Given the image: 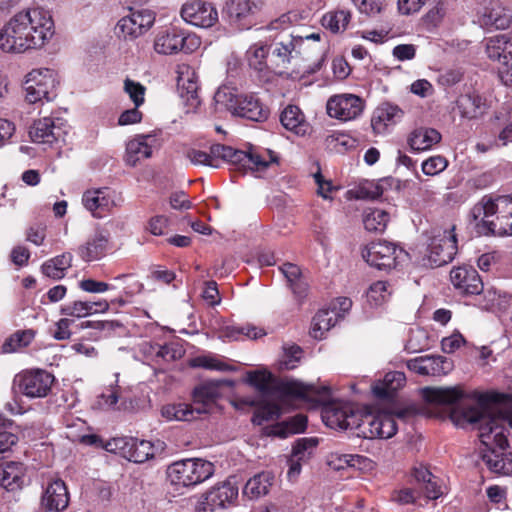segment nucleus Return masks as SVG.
Listing matches in <instances>:
<instances>
[{
    "mask_svg": "<svg viewBox=\"0 0 512 512\" xmlns=\"http://www.w3.org/2000/svg\"><path fill=\"white\" fill-rule=\"evenodd\" d=\"M56 74L48 68L34 69L26 75L25 91L29 103L51 101L56 97Z\"/></svg>",
    "mask_w": 512,
    "mask_h": 512,
    "instance_id": "obj_10",
    "label": "nucleus"
},
{
    "mask_svg": "<svg viewBox=\"0 0 512 512\" xmlns=\"http://www.w3.org/2000/svg\"><path fill=\"white\" fill-rule=\"evenodd\" d=\"M486 53L490 59L501 64L500 79L506 86L512 87V39L507 35L490 38L486 44Z\"/></svg>",
    "mask_w": 512,
    "mask_h": 512,
    "instance_id": "obj_14",
    "label": "nucleus"
},
{
    "mask_svg": "<svg viewBox=\"0 0 512 512\" xmlns=\"http://www.w3.org/2000/svg\"><path fill=\"white\" fill-rule=\"evenodd\" d=\"M60 312L66 316L81 318L91 315V306L88 305V302L74 301L63 306Z\"/></svg>",
    "mask_w": 512,
    "mask_h": 512,
    "instance_id": "obj_57",
    "label": "nucleus"
},
{
    "mask_svg": "<svg viewBox=\"0 0 512 512\" xmlns=\"http://www.w3.org/2000/svg\"><path fill=\"white\" fill-rule=\"evenodd\" d=\"M454 226L445 230H434L428 245L427 265L440 267L450 263L457 253V238Z\"/></svg>",
    "mask_w": 512,
    "mask_h": 512,
    "instance_id": "obj_11",
    "label": "nucleus"
},
{
    "mask_svg": "<svg viewBox=\"0 0 512 512\" xmlns=\"http://www.w3.org/2000/svg\"><path fill=\"white\" fill-rule=\"evenodd\" d=\"M185 156L194 165L218 168L219 160H223L234 165L237 169L249 167L258 171L264 170L271 163L277 162V156L271 150L258 153L250 149L246 152L223 144L212 145L209 153L195 148H189L185 151Z\"/></svg>",
    "mask_w": 512,
    "mask_h": 512,
    "instance_id": "obj_3",
    "label": "nucleus"
},
{
    "mask_svg": "<svg viewBox=\"0 0 512 512\" xmlns=\"http://www.w3.org/2000/svg\"><path fill=\"white\" fill-rule=\"evenodd\" d=\"M177 88L180 96L191 106L199 104V76L194 67L182 63L177 66Z\"/></svg>",
    "mask_w": 512,
    "mask_h": 512,
    "instance_id": "obj_22",
    "label": "nucleus"
},
{
    "mask_svg": "<svg viewBox=\"0 0 512 512\" xmlns=\"http://www.w3.org/2000/svg\"><path fill=\"white\" fill-rule=\"evenodd\" d=\"M325 425L335 430L359 429L362 426V413L351 403L332 401L321 409Z\"/></svg>",
    "mask_w": 512,
    "mask_h": 512,
    "instance_id": "obj_8",
    "label": "nucleus"
},
{
    "mask_svg": "<svg viewBox=\"0 0 512 512\" xmlns=\"http://www.w3.org/2000/svg\"><path fill=\"white\" fill-rule=\"evenodd\" d=\"M82 202L85 208L98 218H101L103 213L109 211L114 205L107 188L86 191Z\"/></svg>",
    "mask_w": 512,
    "mask_h": 512,
    "instance_id": "obj_29",
    "label": "nucleus"
},
{
    "mask_svg": "<svg viewBox=\"0 0 512 512\" xmlns=\"http://www.w3.org/2000/svg\"><path fill=\"white\" fill-rule=\"evenodd\" d=\"M124 91L136 107L144 103L146 88L140 82L126 78L124 81Z\"/></svg>",
    "mask_w": 512,
    "mask_h": 512,
    "instance_id": "obj_54",
    "label": "nucleus"
},
{
    "mask_svg": "<svg viewBox=\"0 0 512 512\" xmlns=\"http://www.w3.org/2000/svg\"><path fill=\"white\" fill-rule=\"evenodd\" d=\"M342 318L337 311L321 309L314 316L310 334L315 339H322L325 332L329 331Z\"/></svg>",
    "mask_w": 512,
    "mask_h": 512,
    "instance_id": "obj_35",
    "label": "nucleus"
},
{
    "mask_svg": "<svg viewBox=\"0 0 512 512\" xmlns=\"http://www.w3.org/2000/svg\"><path fill=\"white\" fill-rule=\"evenodd\" d=\"M303 45L304 40L302 37H292L286 42L276 43L270 57V69L278 74L285 73L291 60L300 53Z\"/></svg>",
    "mask_w": 512,
    "mask_h": 512,
    "instance_id": "obj_21",
    "label": "nucleus"
},
{
    "mask_svg": "<svg viewBox=\"0 0 512 512\" xmlns=\"http://www.w3.org/2000/svg\"><path fill=\"white\" fill-rule=\"evenodd\" d=\"M406 383V376L400 371H391L385 374L382 380L372 386L374 395L381 399L393 397Z\"/></svg>",
    "mask_w": 512,
    "mask_h": 512,
    "instance_id": "obj_31",
    "label": "nucleus"
},
{
    "mask_svg": "<svg viewBox=\"0 0 512 512\" xmlns=\"http://www.w3.org/2000/svg\"><path fill=\"white\" fill-rule=\"evenodd\" d=\"M246 381L263 395L269 394L274 388L273 376L267 371H250L247 373Z\"/></svg>",
    "mask_w": 512,
    "mask_h": 512,
    "instance_id": "obj_48",
    "label": "nucleus"
},
{
    "mask_svg": "<svg viewBox=\"0 0 512 512\" xmlns=\"http://www.w3.org/2000/svg\"><path fill=\"white\" fill-rule=\"evenodd\" d=\"M477 21L481 27L491 29H507L512 17L501 6L484 7L478 12Z\"/></svg>",
    "mask_w": 512,
    "mask_h": 512,
    "instance_id": "obj_30",
    "label": "nucleus"
},
{
    "mask_svg": "<svg viewBox=\"0 0 512 512\" xmlns=\"http://www.w3.org/2000/svg\"><path fill=\"white\" fill-rule=\"evenodd\" d=\"M448 166V160L440 155L432 156L422 163L424 174L434 176L444 171Z\"/></svg>",
    "mask_w": 512,
    "mask_h": 512,
    "instance_id": "obj_56",
    "label": "nucleus"
},
{
    "mask_svg": "<svg viewBox=\"0 0 512 512\" xmlns=\"http://www.w3.org/2000/svg\"><path fill=\"white\" fill-rule=\"evenodd\" d=\"M156 14L148 8H130L129 14L122 17L117 28L124 39L134 40L147 33L154 25Z\"/></svg>",
    "mask_w": 512,
    "mask_h": 512,
    "instance_id": "obj_13",
    "label": "nucleus"
},
{
    "mask_svg": "<svg viewBox=\"0 0 512 512\" xmlns=\"http://www.w3.org/2000/svg\"><path fill=\"white\" fill-rule=\"evenodd\" d=\"M219 396L218 384L207 382L194 389L192 405L186 403L168 404L162 407L161 414L167 420L192 421L201 414L209 413Z\"/></svg>",
    "mask_w": 512,
    "mask_h": 512,
    "instance_id": "obj_6",
    "label": "nucleus"
},
{
    "mask_svg": "<svg viewBox=\"0 0 512 512\" xmlns=\"http://www.w3.org/2000/svg\"><path fill=\"white\" fill-rule=\"evenodd\" d=\"M240 401L250 406H257L252 418L253 423L256 425H262L266 421L276 420L281 414V409L276 403L261 402L257 405L254 400L248 398L241 399Z\"/></svg>",
    "mask_w": 512,
    "mask_h": 512,
    "instance_id": "obj_40",
    "label": "nucleus"
},
{
    "mask_svg": "<svg viewBox=\"0 0 512 512\" xmlns=\"http://www.w3.org/2000/svg\"><path fill=\"white\" fill-rule=\"evenodd\" d=\"M181 17L185 22L200 28H210L218 22L217 9L204 0L186 2L181 8Z\"/></svg>",
    "mask_w": 512,
    "mask_h": 512,
    "instance_id": "obj_17",
    "label": "nucleus"
},
{
    "mask_svg": "<svg viewBox=\"0 0 512 512\" xmlns=\"http://www.w3.org/2000/svg\"><path fill=\"white\" fill-rule=\"evenodd\" d=\"M159 146L160 141L154 133L135 136L126 144V164L136 166L139 161L151 157L153 149Z\"/></svg>",
    "mask_w": 512,
    "mask_h": 512,
    "instance_id": "obj_20",
    "label": "nucleus"
},
{
    "mask_svg": "<svg viewBox=\"0 0 512 512\" xmlns=\"http://www.w3.org/2000/svg\"><path fill=\"white\" fill-rule=\"evenodd\" d=\"M487 100L476 92L460 95L456 100V111L461 118L467 120L479 119L487 113Z\"/></svg>",
    "mask_w": 512,
    "mask_h": 512,
    "instance_id": "obj_26",
    "label": "nucleus"
},
{
    "mask_svg": "<svg viewBox=\"0 0 512 512\" xmlns=\"http://www.w3.org/2000/svg\"><path fill=\"white\" fill-rule=\"evenodd\" d=\"M302 349L298 345H291L284 348V353L280 362L282 368L292 370L297 367L302 358Z\"/></svg>",
    "mask_w": 512,
    "mask_h": 512,
    "instance_id": "obj_55",
    "label": "nucleus"
},
{
    "mask_svg": "<svg viewBox=\"0 0 512 512\" xmlns=\"http://www.w3.org/2000/svg\"><path fill=\"white\" fill-rule=\"evenodd\" d=\"M361 423L362 426L359 427V430L365 438L388 439L397 432V424L394 416L391 414H362Z\"/></svg>",
    "mask_w": 512,
    "mask_h": 512,
    "instance_id": "obj_18",
    "label": "nucleus"
},
{
    "mask_svg": "<svg viewBox=\"0 0 512 512\" xmlns=\"http://www.w3.org/2000/svg\"><path fill=\"white\" fill-rule=\"evenodd\" d=\"M392 294L391 286L385 281H376L370 285L367 291V301L374 306L385 303Z\"/></svg>",
    "mask_w": 512,
    "mask_h": 512,
    "instance_id": "obj_47",
    "label": "nucleus"
},
{
    "mask_svg": "<svg viewBox=\"0 0 512 512\" xmlns=\"http://www.w3.org/2000/svg\"><path fill=\"white\" fill-rule=\"evenodd\" d=\"M72 259L73 256L69 252L51 258L42 264V273L52 279H62L66 271L71 267Z\"/></svg>",
    "mask_w": 512,
    "mask_h": 512,
    "instance_id": "obj_39",
    "label": "nucleus"
},
{
    "mask_svg": "<svg viewBox=\"0 0 512 512\" xmlns=\"http://www.w3.org/2000/svg\"><path fill=\"white\" fill-rule=\"evenodd\" d=\"M450 280L461 294L478 295L483 291V281L472 267L460 266L452 269Z\"/></svg>",
    "mask_w": 512,
    "mask_h": 512,
    "instance_id": "obj_23",
    "label": "nucleus"
},
{
    "mask_svg": "<svg viewBox=\"0 0 512 512\" xmlns=\"http://www.w3.org/2000/svg\"><path fill=\"white\" fill-rule=\"evenodd\" d=\"M360 13L368 16L377 15L385 7V0H352Z\"/></svg>",
    "mask_w": 512,
    "mask_h": 512,
    "instance_id": "obj_58",
    "label": "nucleus"
},
{
    "mask_svg": "<svg viewBox=\"0 0 512 512\" xmlns=\"http://www.w3.org/2000/svg\"><path fill=\"white\" fill-rule=\"evenodd\" d=\"M269 47L263 43H255L246 51V60L251 69L263 73L270 69L267 62Z\"/></svg>",
    "mask_w": 512,
    "mask_h": 512,
    "instance_id": "obj_41",
    "label": "nucleus"
},
{
    "mask_svg": "<svg viewBox=\"0 0 512 512\" xmlns=\"http://www.w3.org/2000/svg\"><path fill=\"white\" fill-rule=\"evenodd\" d=\"M389 214L382 209H372L364 219V227L370 232H383L389 222Z\"/></svg>",
    "mask_w": 512,
    "mask_h": 512,
    "instance_id": "obj_46",
    "label": "nucleus"
},
{
    "mask_svg": "<svg viewBox=\"0 0 512 512\" xmlns=\"http://www.w3.org/2000/svg\"><path fill=\"white\" fill-rule=\"evenodd\" d=\"M154 457V447L150 441L128 437L125 458L135 463H143Z\"/></svg>",
    "mask_w": 512,
    "mask_h": 512,
    "instance_id": "obj_37",
    "label": "nucleus"
},
{
    "mask_svg": "<svg viewBox=\"0 0 512 512\" xmlns=\"http://www.w3.org/2000/svg\"><path fill=\"white\" fill-rule=\"evenodd\" d=\"M450 418L457 426L476 425L480 441L486 447L481 455L485 465L493 473L512 475V451L498 453L495 450L508 445L507 425L512 428V413L506 416L496 408L461 404L452 407Z\"/></svg>",
    "mask_w": 512,
    "mask_h": 512,
    "instance_id": "obj_1",
    "label": "nucleus"
},
{
    "mask_svg": "<svg viewBox=\"0 0 512 512\" xmlns=\"http://www.w3.org/2000/svg\"><path fill=\"white\" fill-rule=\"evenodd\" d=\"M428 346L427 335L421 330L412 331L406 343V349L410 352H419Z\"/></svg>",
    "mask_w": 512,
    "mask_h": 512,
    "instance_id": "obj_60",
    "label": "nucleus"
},
{
    "mask_svg": "<svg viewBox=\"0 0 512 512\" xmlns=\"http://www.w3.org/2000/svg\"><path fill=\"white\" fill-rule=\"evenodd\" d=\"M109 246V232L96 229L87 241L78 247L77 253L83 261L93 262L102 259L107 254Z\"/></svg>",
    "mask_w": 512,
    "mask_h": 512,
    "instance_id": "obj_24",
    "label": "nucleus"
},
{
    "mask_svg": "<svg viewBox=\"0 0 512 512\" xmlns=\"http://www.w3.org/2000/svg\"><path fill=\"white\" fill-rule=\"evenodd\" d=\"M441 140V134L432 128H419L414 130L408 139V143L414 151L430 149Z\"/></svg>",
    "mask_w": 512,
    "mask_h": 512,
    "instance_id": "obj_38",
    "label": "nucleus"
},
{
    "mask_svg": "<svg viewBox=\"0 0 512 512\" xmlns=\"http://www.w3.org/2000/svg\"><path fill=\"white\" fill-rule=\"evenodd\" d=\"M193 367H201L209 370L227 371L230 366L211 356H199L192 360Z\"/></svg>",
    "mask_w": 512,
    "mask_h": 512,
    "instance_id": "obj_59",
    "label": "nucleus"
},
{
    "mask_svg": "<svg viewBox=\"0 0 512 512\" xmlns=\"http://www.w3.org/2000/svg\"><path fill=\"white\" fill-rule=\"evenodd\" d=\"M274 481L270 472H261L251 477L243 488V495L249 499H258L268 494Z\"/></svg>",
    "mask_w": 512,
    "mask_h": 512,
    "instance_id": "obj_34",
    "label": "nucleus"
},
{
    "mask_svg": "<svg viewBox=\"0 0 512 512\" xmlns=\"http://www.w3.org/2000/svg\"><path fill=\"white\" fill-rule=\"evenodd\" d=\"M25 478V468L19 462L0 464V485L7 491H15L22 487Z\"/></svg>",
    "mask_w": 512,
    "mask_h": 512,
    "instance_id": "obj_32",
    "label": "nucleus"
},
{
    "mask_svg": "<svg viewBox=\"0 0 512 512\" xmlns=\"http://www.w3.org/2000/svg\"><path fill=\"white\" fill-rule=\"evenodd\" d=\"M403 117V111L396 105L385 103L379 106L371 118V126L376 134H384L390 125H395Z\"/></svg>",
    "mask_w": 512,
    "mask_h": 512,
    "instance_id": "obj_27",
    "label": "nucleus"
},
{
    "mask_svg": "<svg viewBox=\"0 0 512 512\" xmlns=\"http://www.w3.org/2000/svg\"><path fill=\"white\" fill-rule=\"evenodd\" d=\"M476 233L479 235H512V199L484 196L470 211Z\"/></svg>",
    "mask_w": 512,
    "mask_h": 512,
    "instance_id": "obj_4",
    "label": "nucleus"
},
{
    "mask_svg": "<svg viewBox=\"0 0 512 512\" xmlns=\"http://www.w3.org/2000/svg\"><path fill=\"white\" fill-rule=\"evenodd\" d=\"M427 375L440 376L447 374L452 369V362L447 358L437 356H425Z\"/></svg>",
    "mask_w": 512,
    "mask_h": 512,
    "instance_id": "obj_50",
    "label": "nucleus"
},
{
    "mask_svg": "<svg viewBox=\"0 0 512 512\" xmlns=\"http://www.w3.org/2000/svg\"><path fill=\"white\" fill-rule=\"evenodd\" d=\"M73 323V320L68 318H61L54 325V328L50 330L51 335L56 340H66L71 336L70 326Z\"/></svg>",
    "mask_w": 512,
    "mask_h": 512,
    "instance_id": "obj_64",
    "label": "nucleus"
},
{
    "mask_svg": "<svg viewBox=\"0 0 512 512\" xmlns=\"http://www.w3.org/2000/svg\"><path fill=\"white\" fill-rule=\"evenodd\" d=\"M363 259L380 270L396 268L407 257V253L393 243L385 240L371 242L362 250Z\"/></svg>",
    "mask_w": 512,
    "mask_h": 512,
    "instance_id": "obj_9",
    "label": "nucleus"
},
{
    "mask_svg": "<svg viewBox=\"0 0 512 512\" xmlns=\"http://www.w3.org/2000/svg\"><path fill=\"white\" fill-rule=\"evenodd\" d=\"M465 343L466 341L460 333H453L449 337L442 339L441 348L444 353L451 354L458 350Z\"/></svg>",
    "mask_w": 512,
    "mask_h": 512,
    "instance_id": "obj_63",
    "label": "nucleus"
},
{
    "mask_svg": "<svg viewBox=\"0 0 512 512\" xmlns=\"http://www.w3.org/2000/svg\"><path fill=\"white\" fill-rule=\"evenodd\" d=\"M351 20V12L347 9H339L327 12L321 20L322 26L332 33H340L346 30Z\"/></svg>",
    "mask_w": 512,
    "mask_h": 512,
    "instance_id": "obj_42",
    "label": "nucleus"
},
{
    "mask_svg": "<svg viewBox=\"0 0 512 512\" xmlns=\"http://www.w3.org/2000/svg\"><path fill=\"white\" fill-rule=\"evenodd\" d=\"M155 352V355L166 362H172L177 359L182 358L184 355V350L181 345L178 343H168L164 345L156 344L151 347Z\"/></svg>",
    "mask_w": 512,
    "mask_h": 512,
    "instance_id": "obj_52",
    "label": "nucleus"
},
{
    "mask_svg": "<svg viewBox=\"0 0 512 512\" xmlns=\"http://www.w3.org/2000/svg\"><path fill=\"white\" fill-rule=\"evenodd\" d=\"M419 496V489L404 487L393 492L392 500L398 504L406 505L414 503Z\"/></svg>",
    "mask_w": 512,
    "mask_h": 512,
    "instance_id": "obj_62",
    "label": "nucleus"
},
{
    "mask_svg": "<svg viewBox=\"0 0 512 512\" xmlns=\"http://www.w3.org/2000/svg\"><path fill=\"white\" fill-rule=\"evenodd\" d=\"M213 473V464L202 459L179 460L167 468L168 480L175 487H193L210 478Z\"/></svg>",
    "mask_w": 512,
    "mask_h": 512,
    "instance_id": "obj_7",
    "label": "nucleus"
},
{
    "mask_svg": "<svg viewBox=\"0 0 512 512\" xmlns=\"http://www.w3.org/2000/svg\"><path fill=\"white\" fill-rule=\"evenodd\" d=\"M307 426V417L298 414L292 418H290L288 421L283 422L275 431L274 434L285 438L290 434H297L300 432H303Z\"/></svg>",
    "mask_w": 512,
    "mask_h": 512,
    "instance_id": "obj_49",
    "label": "nucleus"
},
{
    "mask_svg": "<svg viewBox=\"0 0 512 512\" xmlns=\"http://www.w3.org/2000/svg\"><path fill=\"white\" fill-rule=\"evenodd\" d=\"M256 9L257 6L250 0H232L227 5V13L230 19L235 22L247 19Z\"/></svg>",
    "mask_w": 512,
    "mask_h": 512,
    "instance_id": "obj_45",
    "label": "nucleus"
},
{
    "mask_svg": "<svg viewBox=\"0 0 512 512\" xmlns=\"http://www.w3.org/2000/svg\"><path fill=\"white\" fill-rule=\"evenodd\" d=\"M238 496V488L230 481L213 487L204 495V504L210 509L224 508L232 503Z\"/></svg>",
    "mask_w": 512,
    "mask_h": 512,
    "instance_id": "obj_28",
    "label": "nucleus"
},
{
    "mask_svg": "<svg viewBox=\"0 0 512 512\" xmlns=\"http://www.w3.org/2000/svg\"><path fill=\"white\" fill-rule=\"evenodd\" d=\"M481 293H483L481 306L486 310L502 311L505 310L509 304V298L493 287L483 288Z\"/></svg>",
    "mask_w": 512,
    "mask_h": 512,
    "instance_id": "obj_44",
    "label": "nucleus"
},
{
    "mask_svg": "<svg viewBox=\"0 0 512 512\" xmlns=\"http://www.w3.org/2000/svg\"><path fill=\"white\" fill-rule=\"evenodd\" d=\"M227 335L234 339H238L240 336H245L249 339H257L265 335V332L263 329L252 324H244L227 327Z\"/></svg>",
    "mask_w": 512,
    "mask_h": 512,
    "instance_id": "obj_53",
    "label": "nucleus"
},
{
    "mask_svg": "<svg viewBox=\"0 0 512 512\" xmlns=\"http://www.w3.org/2000/svg\"><path fill=\"white\" fill-rule=\"evenodd\" d=\"M463 397V393L459 388H426L424 390V398L426 401L437 405H454Z\"/></svg>",
    "mask_w": 512,
    "mask_h": 512,
    "instance_id": "obj_36",
    "label": "nucleus"
},
{
    "mask_svg": "<svg viewBox=\"0 0 512 512\" xmlns=\"http://www.w3.org/2000/svg\"><path fill=\"white\" fill-rule=\"evenodd\" d=\"M54 34L48 12L29 8L13 15L0 30V48L4 52L23 53L45 45Z\"/></svg>",
    "mask_w": 512,
    "mask_h": 512,
    "instance_id": "obj_2",
    "label": "nucleus"
},
{
    "mask_svg": "<svg viewBox=\"0 0 512 512\" xmlns=\"http://www.w3.org/2000/svg\"><path fill=\"white\" fill-rule=\"evenodd\" d=\"M326 109L331 118L346 122L362 114L364 101L354 94L334 95L328 99Z\"/></svg>",
    "mask_w": 512,
    "mask_h": 512,
    "instance_id": "obj_16",
    "label": "nucleus"
},
{
    "mask_svg": "<svg viewBox=\"0 0 512 512\" xmlns=\"http://www.w3.org/2000/svg\"><path fill=\"white\" fill-rule=\"evenodd\" d=\"M215 111H229L233 115L255 122L268 118L269 110L264 107L254 94H237L228 86H221L214 94Z\"/></svg>",
    "mask_w": 512,
    "mask_h": 512,
    "instance_id": "obj_5",
    "label": "nucleus"
},
{
    "mask_svg": "<svg viewBox=\"0 0 512 512\" xmlns=\"http://www.w3.org/2000/svg\"><path fill=\"white\" fill-rule=\"evenodd\" d=\"M276 389L286 396L310 398L317 392L314 385H307L297 380H285L278 383Z\"/></svg>",
    "mask_w": 512,
    "mask_h": 512,
    "instance_id": "obj_43",
    "label": "nucleus"
},
{
    "mask_svg": "<svg viewBox=\"0 0 512 512\" xmlns=\"http://www.w3.org/2000/svg\"><path fill=\"white\" fill-rule=\"evenodd\" d=\"M54 376L42 369L25 370L14 378L17 390L28 398H43L48 395Z\"/></svg>",
    "mask_w": 512,
    "mask_h": 512,
    "instance_id": "obj_12",
    "label": "nucleus"
},
{
    "mask_svg": "<svg viewBox=\"0 0 512 512\" xmlns=\"http://www.w3.org/2000/svg\"><path fill=\"white\" fill-rule=\"evenodd\" d=\"M280 122L285 129L296 135L303 136L309 130V123L306 121L303 112L295 105H288L282 111Z\"/></svg>",
    "mask_w": 512,
    "mask_h": 512,
    "instance_id": "obj_33",
    "label": "nucleus"
},
{
    "mask_svg": "<svg viewBox=\"0 0 512 512\" xmlns=\"http://www.w3.org/2000/svg\"><path fill=\"white\" fill-rule=\"evenodd\" d=\"M318 444L317 438H301L293 446L292 454L295 457L305 459Z\"/></svg>",
    "mask_w": 512,
    "mask_h": 512,
    "instance_id": "obj_61",
    "label": "nucleus"
},
{
    "mask_svg": "<svg viewBox=\"0 0 512 512\" xmlns=\"http://www.w3.org/2000/svg\"><path fill=\"white\" fill-rule=\"evenodd\" d=\"M69 503V495L65 483L56 479L50 482L41 498V506L45 512H60Z\"/></svg>",
    "mask_w": 512,
    "mask_h": 512,
    "instance_id": "obj_25",
    "label": "nucleus"
},
{
    "mask_svg": "<svg viewBox=\"0 0 512 512\" xmlns=\"http://www.w3.org/2000/svg\"><path fill=\"white\" fill-rule=\"evenodd\" d=\"M65 134L62 120L51 117H44L35 121L29 130L33 142L48 145L64 141Z\"/></svg>",
    "mask_w": 512,
    "mask_h": 512,
    "instance_id": "obj_19",
    "label": "nucleus"
},
{
    "mask_svg": "<svg viewBox=\"0 0 512 512\" xmlns=\"http://www.w3.org/2000/svg\"><path fill=\"white\" fill-rule=\"evenodd\" d=\"M198 45V38L192 35H185L176 28L160 31L154 40V50L162 55H172L182 50L190 52Z\"/></svg>",
    "mask_w": 512,
    "mask_h": 512,
    "instance_id": "obj_15",
    "label": "nucleus"
},
{
    "mask_svg": "<svg viewBox=\"0 0 512 512\" xmlns=\"http://www.w3.org/2000/svg\"><path fill=\"white\" fill-rule=\"evenodd\" d=\"M33 338L34 332L32 330L17 331L5 341L3 350L7 353L15 352L22 347L28 346Z\"/></svg>",
    "mask_w": 512,
    "mask_h": 512,
    "instance_id": "obj_51",
    "label": "nucleus"
}]
</instances>
